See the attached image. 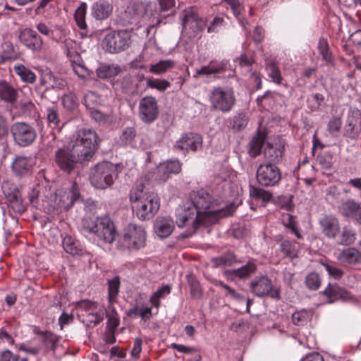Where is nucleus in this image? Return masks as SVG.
<instances>
[{
    "label": "nucleus",
    "mask_w": 361,
    "mask_h": 361,
    "mask_svg": "<svg viewBox=\"0 0 361 361\" xmlns=\"http://www.w3.org/2000/svg\"><path fill=\"white\" fill-rule=\"evenodd\" d=\"M73 145L59 148L55 152V162L66 173H71L77 164L89 160L97 145L96 133L89 128L78 130L73 135Z\"/></svg>",
    "instance_id": "obj_1"
},
{
    "label": "nucleus",
    "mask_w": 361,
    "mask_h": 361,
    "mask_svg": "<svg viewBox=\"0 0 361 361\" xmlns=\"http://www.w3.org/2000/svg\"><path fill=\"white\" fill-rule=\"evenodd\" d=\"M129 200L133 212L141 221L151 219L159 209V199L157 195L145 191L142 184L130 190Z\"/></svg>",
    "instance_id": "obj_2"
},
{
    "label": "nucleus",
    "mask_w": 361,
    "mask_h": 361,
    "mask_svg": "<svg viewBox=\"0 0 361 361\" xmlns=\"http://www.w3.org/2000/svg\"><path fill=\"white\" fill-rule=\"evenodd\" d=\"M188 202L194 205L197 214L204 220L210 217L214 219L230 216L233 212V206L217 207L216 202L213 201L212 196L204 190L193 192Z\"/></svg>",
    "instance_id": "obj_3"
},
{
    "label": "nucleus",
    "mask_w": 361,
    "mask_h": 361,
    "mask_svg": "<svg viewBox=\"0 0 361 361\" xmlns=\"http://www.w3.org/2000/svg\"><path fill=\"white\" fill-rule=\"evenodd\" d=\"M83 232L94 234L104 243H112L116 238V230L114 222L108 216L95 219H85L82 224Z\"/></svg>",
    "instance_id": "obj_4"
},
{
    "label": "nucleus",
    "mask_w": 361,
    "mask_h": 361,
    "mask_svg": "<svg viewBox=\"0 0 361 361\" xmlns=\"http://www.w3.org/2000/svg\"><path fill=\"white\" fill-rule=\"evenodd\" d=\"M117 176L116 166L111 162L103 161L92 169L90 180L95 188L106 189L114 183Z\"/></svg>",
    "instance_id": "obj_5"
},
{
    "label": "nucleus",
    "mask_w": 361,
    "mask_h": 361,
    "mask_svg": "<svg viewBox=\"0 0 361 361\" xmlns=\"http://www.w3.org/2000/svg\"><path fill=\"white\" fill-rule=\"evenodd\" d=\"M188 201L180 204L176 209V222L178 228L186 227L188 237L193 233L198 225L204 221L203 218L197 214L195 207Z\"/></svg>",
    "instance_id": "obj_6"
},
{
    "label": "nucleus",
    "mask_w": 361,
    "mask_h": 361,
    "mask_svg": "<svg viewBox=\"0 0 361 361\" xmlns=\"http://www.w3.org/2000/svg\"><path fill=\"white\" fill-rule=\"evenodd\" d=\"M209 99L212 108L222 113L230 112L235 104L234 92L228 87H214Z\"/></svg>",
    "instance_id": "obj_7"
},
{
    "label": "nucleus",
    "mask_w": 361,
    "mask_h": 361,
    "mask_svg": "<svg viewBox=\"0 0 361 361\" xmlns=\"http://www.w3.org/2000/svg\"><path fill=\"white\" fill-rule=\"evenodd\" d=\"M146 238L147 232L142 226L129 224L123 229L120 244L128 249L139 250L145 245Z\"/></svg>",
    "instance_id": "obj_8"
},
{
    "label": "nucleus",
    "mask_w": 361,
    "mask_h": 361,
    "mask_svg": "<svg viewBox=\"0 0 361 361\" xmlns=\"http://www.w3.org/2000/svg\"><path fill=\"white\" fill-rule=\"evenodd\" d=\"M106 310L97 302L83 301L78 307V317L87 327H93L103 319Z\"/></svg>",
    "instance_id": "obj_9"
},
{
    "label": "nucleus",
    "mask_w": 361,
    "mask_h": 361,
    "mask_svg": "<svg viewBox=\"0 0 361 361\" xmlns=\"http://www.w3.org/2000/svg\"><path fill=\"white\" fill-rule=\"evenodd\" d=\"M130 44V35L125 30L110 32L102 42L103 48L109 53H118L125 50Z\"/></svg>",
    "instance_id": "obj_10"
},
{
    "label": "nucleus",
    "mask_w": 361,
    "mask_h": 361,
    "mask_svg": "<svg viewBox=\"0 0 361 361\" xmlns=\"http://www.w3.org/2000/svg\"><path fill=\"white\" fill-rule=\"evenodd\" d=\"M11 133L15 143L20 147L31 145L37 137V131L30 124L16 122L11 127Z\"/></svg>",
    "instance_id": "obj_11"
},
{
    "label": "nucleus",
    "mask_w": 361,
    "mask_h": 361,
    "mask_svg": "<svg viewBox=\"0 0 361 361\" xmlns=\"http://www.w3.org/2000/svg\"><path fill=\"white\" fill-rule=\"evenodd\" d=\"M256 177L259 185L269 187L276 185L281 178V174L275 164L264 163L258 166Z\"/></svg>",
    "instance_id": "obj_12"
},
{
    "label": "nucleus",
    "mask_w": 361,
    "mask_h": 361,
    "mask_svg": "<svg viewBox=\"0 0 361 361\" xmlns=\"http://www.w3.org/2000/svg\"><path fill=\"white\" fill-rule=\"evenodd\" d=\"M80 195L75 183L67 190L58 189L55 192L54 202L58 211L69 209L74 202L79 198Z\"/></svg>",
    "instance_id": "obj_13"
},
{
    "label": "nucleus",
    "mask_w": 361,
    "mask_h": 361,
    "mask_svg": "<svg viewBox=\"0 0 361 361\" xmlns=\"http://www.w3.org/2000/svg\"><path fill=\"white\" fill-rule=\"evenodd\" d=\"M159 114L157 101L153 96H146L139 102V114L145 123H152Z\"/></svg>",
    "instance_id": "obj_14"
},
{
    "label": "nucleus",
    "mask_w": 361,
    "mask_h": 361,
    "mask_svg": "<svg viewBox=\"0 0 361 361\" xmlns=\"http://www.w3.org/2000/svg\"><path fill=\"white\" fill-rule=\"evenodd\" d=\"M202 146V137L200 134L187 133L183 134L173 145L174 150L196 152Z\"/></svg>",
    "instance_id": "obj_15"
},
{
    "label": "nucleus",
    "mask_w": 361,
    "mask_h": 361,
    "mask_svg": "<svg viewBox=\"0 0 361 361\" xmlns=\"http://www.w3.org/2000/svg\"><path fill=\"white\" fill-rule=\"evenodd\" d=\"M250 290L256 296L262 298L269 294L273 298H279L278 291L272 290L271 281L267 276H259L255 277L250 282Z\"/></svg>",
    "instance_id": "obj_16"
},
{
    "label": "nucleus",
    "mask_w": 361,
    "mask_h": 361,
    "mask_svg": "<svg viewBox=\"0 0 361 361\" xmlns=\"http://www.w3.org/2000/svg\"><path fill=\"white\" fill-rule=\"evenodd\" d=\"M361 131V112L357 109H350L347 115L344 126V135L355 139Z\"/></svg>",
    "instance_id": "obj_17"
},
{
    "label": "nucleus",
    "mask_w": 361,
    "mask_h": 361,
    "mask_svg": "<svg viewBox=\"0 0 361 361\" xmlns=\"http://www.w3.org/2000/svg\"><path fill=\"white\" fill-rule=\"evenodd\" d=\"M18 38L24 46L32 51H39L42 49V38L30 28L22 30L19 33Z\"/></svg>",
    "instance_id": "obj_18"
},
{
    "label": "nucleus",
    "mask_w": 361,
    "mask_h": 361,
    "mask_svg": "<svg viewBox=\"0 0 361 361\" xmlns=\"http://www.w3.org/2000/svg\"><path fill=\"white\" fill-rule=\"evenodd\" d=\"M339 212L343 216L361 225V202H357L352 199L344 201L339 206Z\"/></svg>",
    "instance_id": "obj_19"
},
{
    "label": "nucleus",
    "mask_w": 361,
    "mask_h": 361,
    "mask_svg": "<svg viewBox=\"0 0 361 361\" xmlns=\"http://www.w3.org/2000/svg\"><path fill=\"white\" fill-rule=\"evenodd\" d=\"M322 233L328 238L334 239L340 232L338 219L331 214L325 215L319 219Z\"/></svg>",
    "instance_id": "obj_20"
},
{
    "label": "nucleus",
    "mask_w": 361,
    "mask_h": 361,
    "mask_svg": "<svg viewBox=\"0 0 361 361\" xmlns=\"http://www.w3.org/2000/svg\"><path fill=\"white\" fill-rule=\"evenodd\" d=\"M257 270V265L253 261H249L246 264L238 269L226 270L224 276L228 279L234 280L235 278L244 279L254 274Z\"/></svg>",
    "instance_id": "obj_21"
},
{
    "label": "nucleus",
    "mask_w": 361,
    "mask_h": 361,
    "mask_svg": "<svg viewBox=\"0 0 361 361\" xmlns=\"http://www.w3.org/2000/svg\"><path fill=\"white\" fill-rule=\"evenodd\" d=\"M174 227L173 220L168 216L157 217L154 225L155 233L161 238L169 237L173 232Z\"/></svg>",
    "instance_id": "obj_22"
},
{
    "label": "nucleus",
    "mask_w": 361,
    "mask_h": 361,
    "mask_svg": "<svg viewBox=\"0 0 361 361\" xmlns=\"http://www.w3.org/2000/svg\"><path fill=\"white\" fill-rule=\"evenodd\" d=\"M336 258L343 266H353L361 262V252L355 247H348L342 250Z\"/></svg>",
    "instance_id": "obj_23"
},
{
    "label": "nucleus",
    "mask_w": 361,
    "mask_h": 361,
    "mask_svg": "<svg viewBox=\"0 0 361 361\" xmlns=\"http://www.w3.org/2000/svg\"><path fill=\"white\" fill-rule=\"evenodd\" d=\"M284 152V145L281 142L274 144L267 143L264 155L267 163H279L282 160Z\"/></svg>",
    "instance_id": "obj_24"
},
{
    "label": "nucleus",
    "mask_w": 361,
    "mask_h": 361,
    "mask_svg": "<svg viewBox=\"0 0 361 361\" xmlns=\"http://www.w3.org/2000/svg\"><path fill=\"white\" fill-rule=\"evenodd\" d=\"M203 24L202 19L193 8L185 11L182 20V25L185 29L188 27L193 32H197L202 28Z\"/></svg>",
    "instance_id": "obj_25"
},
{
    "label": "nucleus",
    "mask_w": 361,
    "mask_h": 361,
    "mask_svg": "<svg viewBox=\"0 0 361 361\" xmlns=\"http://www.w3.org/2000/svg\"><path fill=\"white\" fill-rule=\"evenodd\" d=\"M42 336L40 340L43 355H47L49 351L55 352L57 348L59 337L50 331H41L39 333Z\"/></svg>",
    "instance_id": "obj_26"
},
{
    "label": "nucleus",
    "mask_w": 361,
    "mask_h": 361,
    "mask_svg": "<svg viewBox=\"0 0 361 361\" xmlns=\"http://www.w3.org/2000/svg\"><path fill=\"white\" fill-rule=\"evenodd\" d=\"M111 4L105 0H99L92 6V15L97 20L106 19L112 13Z\"/></svg>",
    "instance_id": "obj_27"
},
{
    "label": "nucleus",
    "mask_w": 361,
    "mask_h": 361,
    "mask_svg": "<svg viewBox=\"0 0 361 361\" xmlns=\"http://www.w3.org/2000/svg\"><path fill=\"white\" fill-rule=\"evenodd\" d=\"M33 161L31 158L18 156L12 163V169L17 176L27 174L32 169Z\"/></svg>",
    "instance_id": "obj_28"
},
{
    "label": "nucleus",
    "mask_w": 361,
    "mask_h": 361,
    "mask_svg": "<svg viewBox=\"0 0 361 361\" xmlns=\"http://www.w3.org/2000/svg\"><path fill=\"white\" fill-rule=\"evenodd\" d=\"M87 6L86 3H81L74 13V19L77 26L81 30L80 35L82 37L87 35V25L85 21Z\"/></svg>",
    "instance_id": "obj_29"
},
{
    "label": "nucleus",
    "mask_w": 361,
    "mask_h": 361,
    "mask_svg": "<svg viewBox=\"0 0 361 361\" xmlns=\"http://www.w3.org/2000/svg\"><path fill=\"white\" fill-rule=\"evenodd\" d=\"M128 314L132 317H140L142 321L146 322L152 315V307L145 303L137 305L128 310Z\"/></svg>",
    "instance_id": "obj_30"
},
{
    "label": "nucleus",
    "mask_w": 361,
    "mask_h": 361,
    "mask_svg": "<svg viewBox=\"0 0 361 361\" xmlns=\"http://www.w3.org/2000/svg\"><path fill=\"white\" fill-rule=\"evenodd\" d=\"M172 286L171 285L165 284L154 292L149 298V302L152 306L158 310L161 305V300L169 295Z\"/></svg>",
    "instance_id": "obj_31"
},
{
    "label": "nucleus",
    "mask_w": 361,
    "mask_h": 361,
    "mask_svg": "<svg viewBox=\"0 0 361 361\" xmlns=\"http://www.w3.org/2000/svg\"><path fill=\"white\" fill-rule=\"evenodd\" d=\"M17 90L5 80L0 82V99L6 102H13L17 98Z\"/></svg>",
    "instance_id": "obj_32"
},
{
    "label": "nucleus",
    "mask_w": 361,
    "mask_h": 361,
    "mask_svg": "<svg viewBox=\"0 0 361 361\" xmlns=\"http://www.w3.org/2000/svg\"><path fill=\"white\" fill-rule=\"evenodd\" d=\"M13 70L17 75H18L20 80L29 84H33L37 79V76L34 72L30 69L25 67L23 64H17L13 66Z\"/></svg>",
    "instance_id": "obj_33"
},
{
    "label": "nucleus",
    "mask_w": 361,
    "mask_h": 361,
    "mask_svg": "<svg viewBox=\"0 0 361 361\" xmlns=\"http://www.w3.org/2000/svg\"><path fill=\"white\" fill-rule=\"evenodd\" d=\"M176 63L171 59L161 60L150 65L149 72L155 75H162L174 68Z\"/></svg>",
    "instance_id": "obj_34"
},
{
    "label": "nucleus",
    "mask_w": 361,
    "mask_h": 361,
    "mask_svg": "<svg viewBox=\"0 0 361 361\" xmlns=\"http://www.w3.org/2000/svg\"><path fill=\"white\" fill-rule=\"evenodd\" d=\"M224 69L223 65L216 63L214 61H211L208 65L202 66L200 69L195 70L194 78H197L200 75H210L213 74L219 73Z\"/></svg>",
    "instance_id": "obj_35"
},
{
    "label": "nucleus",
    "mask_w": 361,
    "mask_h": 361,
    "mask_svg": "<svg viewBox=\"0 0 361 361\" xmlns=\"http://www.w3.org/2000/svg\"><path fill=\"white\" fill-rule=\"evenodd\" d=\"M250 195L255 200L261 201L263 204L269 202L273 199V195L271 192L254 186L250 187Z\"/></svg>",
    "instance_id": "obj_36"
},
{
    "label": "nucleus",
    "mask_w": 361,
    "mask_h": 361,
    "mask_svg": "<svg viewBox=\"0 0 361 361\" xmlns=\"http://www.w3.org/2000/svg\"><path fill=\"white\" fill-rule=\"evenodd\" d=\"M355 239L356 233L355 231L350 227L344 226L338 237L337 242L342 245H350L355 241Z\"/></svg>",
    "instance_id": "obj_37"
},
{
    "label": "nucleus",
    "mask_w": 361,
    "mask_h": 361,
    "mask_svg": "<svg viewBox=\"0 0 361 361\" xmlns=\"http://www.w3.org/2000/svg\"><path fill=\"white\" fill-rule=\"evenodd\" d=\"M266 70L271 80L280 85L282 81V75L277 64L271 60H266Z\"/></svg>",
    "instance_id": "obj_38"
},
{
    "label": "nucleus",
    "mask_w": 361,
    "mask_h": 361,
    "mask_svg": "<svg viewBox=\"0 0 361 361\" xmlns=\"http://www.w3.org/2000/svg\"><path fill=\"white\" fill-rule=\"evenodd\" d=\"M120 288L118 276H114L108 281V300L110 306L116 300Z\"/></svg>",
    "instance_id": "obj_39"
},
{
    "label": "nucleus",
    "mask_w": 361,
    "mask_h": 361,
    "mask_svg": "<svg viewBox=\"0 0 361 361\" xmlns=\"http://www.w3.org/2000/svg\"><path fill=\"white\" fill-rule=\"evenodd\" d=\"M215 267H227L238 262L235 255L231 252H228L224 255L214 257L212 259Z\"/></svg>",
    "instance_id": "obj_40"
},
{
    "label": "nucleus",
    "mask_w": 361,
    "mask_h": 361,
    "mask_svg": "<svg viewBox=\"0 0 361 361\" xmlns=\"http://www.w3.org/2000/svg\"><path fill=\"white\" fill-rule=\"evenodd\" d=\"M78 44L75 41L66 39L63 43V49L70 61L76 60L78 61L80 55L78 53Z\"/></svg>",
    "instance_id": "obj_41"
},
{
    "label": "nucleus",
    "mask_w": 361,
    "mask_h": 361,
    "mask_svg": "<svg viewBox=\"0 0 361 361\" xmlns=\"http://www.w3.org/2000/svg\"><path fill=\"white\" fill-rule=\"evenodd\" d=\"M312 315L311 310H302L292 314V320L295 325L302 326L312 319Z\"/></svg>",
    "instance_id": "obj_42"
},
{
    "label": "nucleus",
    "mask_w": 361,
    "mask_h": 361,
    "mask_svg": "<svg viewBox=\"0 0 361 361\" xmlns=\"http://www.w3.org/2000/svg\"><path fill=\"white\" fill-rule=\"evenodd\" d=\"M121 72L118 66L104 65L97 70V74L99 78H108L117 75Z\"/></svg>",
    "instance_id": "obj_43"
},
{
    "label": "nucleus",
    "mask_w": 361,
    "mask_h": 361,
    "mask_svg": "<svg viewBox=\"0 0 361 361\" xmlns=\"http://www.w3.org/2000/svg\"><path fill=\"white\" fill-rule=\"evenodd\" d=\"M63 247L66 252L72 255H78L80 252L78 242L70 235L64 237Z\"/></svg>",
    "instance_id": "obj_44"
},
{
    "label": "nucleus",
    "mask_w": 361,
    "mask_h": 361,
    "mask_svg": "<svg viewBox=\"0 0 361 361\" xmlns=\"http://www.w3.org/2000/svg\"><path fill=\"white\" fill-rule=\"evenodd\" d=\"M318 51L322 57V60L326 64H331L333 61L331 52L329 51L327 40L325 39H320L318 42Z\"/></svg>",
    "instance_id": "obj_45"
},
{
    "label": "nucleus",
    "mask_w": 361,
    "mask_h": 361,
    "mask_svg": "<svg viewBox=\"0 0 361 361\" xmlns=\"http://www.w3.org/2000/svg\"><path fill=\"white\" fill-rule=\"evenodd\" d=\"M146 80L147 87L156 89L159 92H164L171 86L170 82L164 79L149 78Z\"/></svg>",
    "instance_id": "obj_46"
},
{
    "label": "nucleus",
    "mask_w": 361,
    "mask_h": 361,
    "mask_svg": "<svg viewBox=\"0 0 361 361\" xmlns=\"http://www.w3.org/2000/svg\"><path fill=\"white\" fill-rule=\"evenodd\" d=\"M264 142V137L259 135L252 137L250 144V154L252 157H255L260 154Z\"/></svg>",
    "instance_id": "obj_47"
},
{
    "label": "nucleus",
    "mask_w": 361,
    "mask_h": 361,
    "mask_svg": "<svg viewBox=\"0 0 361 361\" xmlns=\"http://www.w3.org/2000/svg\"><path fill=\"white\" fill-rule=\"evenodd\" d=\"M71 63V66L74 73L80 78H85L90 75L88 69L83 64V61L80 57L78 61H75V60L70 61Z\"/></svg>",
    "instance_id": "obj_48"
},
{
    "label": "nucleus",
    "mask_w": 361,
    "mask_h": 361,
    "mask_svg": "<svg viewBox=\"0 0 361 361\" xmlns=\"http://www.w3.org/2000/svg\"><path fill=\"white\" fill-rule=\"evenodd\" d=\"M249 117L246 113L240 112L233 118V128L236 130H240L246 127Z\"/></svg>",
    "instance_id": "obj_49"
},
{
    "label": "nucleus",
    "mask_w": 361,
    "mask_h": 361,
    "mask_svg": "<svg viewBox=\"0 0 361 361\" xmlns=\"http://www.w3.org/2000/svg\"><path fill=\"white\" fill-rule=\"evenodd\" d=\"M47 123L51 128H56L59 126L60 119L58 112L54 108H48L47 109Z\"/></svg>",
    "instance_id": "obj_50"
},
{
    "label": "nucleus",
    "mask_w": 361,
    "mask_h": 361,
    "mask_svg": "<svg viewBox=\"0 0 361 361\" xmlns=\"http://www.w3.org/2000/svg\"><path fill=\"white\" fill-rule=\"evenodd\" d=\"M171 175L165 169L163 163L160 164L156 169V171L154 173V179L159 183H162L166 182L169 178H170Z\"/></svg>",
    "instance_id": "obj_51"
},
{
    "label": "nucleus",
    "mask_w": 361,
    "mask_h": 361,
    "mask_svg": "<svg viewBox=\"0 0 361 361\" xmlns=\"http://www.w3.org/2000/svg\"><path fill=\"white\" fill-rule=\"evenodd\" d=\"M99 102V97L93 92H89L84 97V104L89 109H94L95 106Z\"/></svg>",
    "instance_id": "obj_52"
},
{
    "label": "nucleus",
    "mask_w": 361,
    "mask_h": 361,
    "mask_svg": "<svg viewBox=\"0 0 361 361\" xmlns=\"http://www.w3.org/2000/svg\"><path fill=\"white\" fill-rule=\"evenodd\" d=\"M165 169L171 174H178L181 171V163L178 159L169 160L163 162Z\"/></svg>",
    "instance_id": "obj_53"
},
{
    "label": "nucleus",
    "mask_w": 361,
    "mask_h": 361,
    "mask_svg": "<svg viewBox=\"0 0 361 361\" xmlns=\"http://www.w3.org/2000/svg\"><path fill=\"white\" fill-rule=\"evenodd\" d=\"M106 317L108 319L106 326L109 331L113 332L119 324L118 317L114 308H112L110 313L106 314Z\"/></svg>",
    "instance_id": "obj_54"
},
{
    "label": "nucleus",
    "mask_w": 361,
    "mask_h": 361,
    "mask_svg": "<svg viewBox=\"0 0 361 361\" xmlns=\"http://www.w3.org/2000/svg\"><path fill=\"white\" fill-rule=\"evenodd\" d=\"M17 348L19 350L32 355H37L41 353L42 350L41 345H30L28 343H23L20 344Z\"/></svg>",
    "instance_id": "obj_55"
},
{
    "label": "nucleus",
    "mask_w": 361,
    "mask_h": 361,
    "mask_svg": "<svg viewBox=\"0 0 361 361\" xmlns=\"http://www.w3.org/2000/svg\"><path fill=\"white\" fill-rule=\"evenodd\" d=\"M305 283L307 286L312 290L318 289L321 284L319 275L314 272L306 276Z\"/></svg>",
    "instance_id": "obj_56"
},
{
    "label": "nucleus",
    "mask_w": 361,
    "mask_h": 361,
    "mask_svg": "<svg viewBox=\"0 0 361 361\" xmlns=\"http://www.w3.org/2000/svg\"><path fill=\"white\" fill-rule=\"evenodd\" d=\"M135 137V130L132 127L126 128L120 137L122 144L127 145L131 143Z\"/></svg>",
    "instance_id": "obj_57"
},
{
    "label": "nucleus",
    "mask_w": 361,
    "mask_h": 361,
    "mask_svg": "<svg viewBox=\"0 0 361 361\" xmlns=\"http://www.w3.org/2000/svg\"><path fill=\"white\" fill-rule=\"evenodd\" d=\"M342 124L341 119L338 117L332 118L328 123V131L334 136L339 132Z\"/></svg>",
    "instance_id": "obj_58"
},
{
    "label": "nucleus",
    "mask_w": 361,
    "mask_h": 361,
    "mask_svg": "<svg viewBox=\"0 0 361 361\" xmlns=\"http://www.w3.org/2000/svg\"><path fill=\"white\" fill-rule=\"evenodd\" d=\"M329 275L335 279H341L343 275V271L337 267L330 265L327 263H322Z\"/></svg>",
    "instance_id": "obj_59"
},
{
    "label": "nucleus",
    "mask_w": 361,
    "mask_h": 361,
    "mask_svg": "<svg viewBox=\"0 0 361 361\" xmlns=\"http://www.w3.org/2000/svg\"><path fill=\"white\" fill-rule=\"evenodd\" d=\"M317 161L323 169H330L332 166V157L329 154L318 155Z\"/></svg>",
    "instance_id": "obj_60"
},
{
    "label": "nucleus",
    "mask_w": 361,
    "mask_h": 361,
    "mask_svg": "<svg viewBox=\"0 0 361 361\" xmlns=\"http://www.w3.org/2000/svg\"><path fill=\"white\" fill-rule=\"evenodd\" d=\"M62 102L64 107L68 110H72L77 106L75 96L71 92L66 94Z\"/></svg>",
    "instance_id": "obj_61"
},
{
    "label": "nucleus",
    "mask_w": 361,
    "mask_h": 361,
    "mask_svg": "<svg viewBox=\"0 0 361 361\" xmlns=\"http://www.w3.org/2000/svg\"><path fill=\"white\" fill-rule=\"evenodd\" d=\"M225 296L230 297L231 298L238 302H243L245 300V297L243 294L237 293L235 290V289H233L231 286L229 288H227Z\"/></svg>",
    "instance_id": "obj_62"
},
{
    "label": "nucleus",
    "mask_w": 361,
    "mask_h": 361,
    "mask_svg": "<svg viewBox=\"0 0 361 361\" xmlns=\"http://www.w3.org/2000/svg\"><path fill=\"white\" fill-rule=\"evenodd\" d=\"M341 195L340 189L336 185L329 187L326 192V199L329 201H332L339 198Z\"/></svg>",
    "instance_id": "obj_63"
},
{
    "label": "nucleus",
    "mask_w": 361,
    "mask_h": 361,
    "mask_svg": "<svg viewBox=\"0 0 361 361\" xmlns=\"http://www.w3.org/2000/svg\"><path fill=\"white\" fill-rule=\"evenodd\" d=\"M67 85L66 82L61 78H56L53 75V78L51 80L49 86H47L46 88H52L57 90H63Z\"/></svg>",
    "instance_id": "obj_64"
}]
</instances>
